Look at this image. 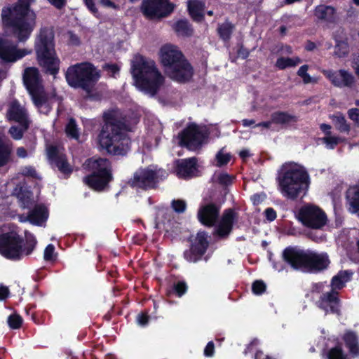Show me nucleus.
I'll use <instances>...</instances> for the list:
<instances>
[{"mask_svg":"<svg viewBox=\"0 0 359 359\" xmlns=\"http://www.w3.org/2000/svg\"><path fill=\"white\" fill-rule=\"evenodd\" d=\"M258 344H259L258 339H254L253 340H252V341L245 348V350L243 351L244 355H246L248 353L251 352L252 347L257 346Z\"/></svg>","mask_w":359,"mask_h":359,"instance_id":"nucleus-58","label":"nucleus"},{"mask_svg":"<svg viewBox=\"0 0 359 359\" xmlns=\"http://www.w3.org/2000/svg\"><path fill=\"white\" fill-rule=\"evenodd\" d=\"M171 207L178 214L185 212L187 209V203L184 200L174 199L171 202Z\"/></svg>","mask_w":359,"mask_h":359,"instance_id":"nucleus-46","label":"nucleus"},{"mask_svg":"<svg viewBox=\"0 0 359 359\" xmlns=\"http://www.w3.org/2000/svg\"><path fill=\"white\" fill-rule=\"evenodd\" d=\"M320 130L325 134L326 136L331 135V126L327 123H322L320 126Z\"/></svg>","mask_w":359,"mask_h":359,"instance_id":"nucleus-62","label":"nucleus"},{"mask_svg":"<svg viewBox=\"0 0 359 359\" xmlns=\"http://www.w3.org/2000/svg\"><path fill=\"white\" fill-rule=\"evenodd\" d=\"M35 1L17 0L2 8L0 59L4 62H15L31 53V50L18 48V43H25L35 28L36 14L32 8Z\"/></svg>","mask_w":359,"mask_h":359,"instance_id":"nucleus-1","label":"nucleus"},{"mask_svg":"<svg viewBox=\"0 0 359 359\" xmlns=\"http://www.w3.org/2000/svg\"><path fill=\"white\" fill-rule=\"evenodd\" d=\"M102 69L111 73L113 76L118 74L120 71V67L115 63H105L102 66Z\"/></svg>","mask_w":359,"mask_h":359,"instance_id":"nucleus-50","label":"nucleus"},{"mask_svg":"<svg viewBox=\"0 0 359 359\" xmlns=\"http://www.w3.org/2000/svg\"><path fill=\"white\" fill-rule=\"evenodd\" d=\"M283 261L294 271L318 273L327 269L330 264L327 253H318L298 246H287L282 252Z\"/></svg>","mask_w":359,"mask_h":359,"instance_id":"nucleus-3","label":"nucleus"},{"mask_svg":"<svg viewBox=\"0 0 359 359\" xmlns=\"http://www.w3.org/2000/svg\"><path fill=\"white\" fill-rule=\"evenodd\" d=\"M23 83L31 95L33 102L38 107H42L47 101L42 84V79L36 67H27L22 74Z\"/></svg>","mask_w":359,"mask_h":359,"instance_id":"nucleus-12","label":"nucleus"},{"mask_svg":"<svg viewBox=\"0 0 359 359\" xmlns=\"http://www.w3.org/2000/svg\"><path fill=\"white\" fill-rule=\"evenodd\" d=\"M301 62V59L298 57L294 58L280 57L277 59L275 65L278 69L283 70L288 67H295Z\"/></svg>","mask_w":359,"mask_h":359,"instance_id":"nucleus-36","label":"nucleus"},{"mask_svg":"<svg viewBox=\"0 0 359 359\" xmlns=\"http://www.w3.org/2000/svg\"><path fill=\"white\" fill-rule=\"evenodd\" d=\"M345 138L339 136H332L331 135L323 138V142L326 144L330 149H334L339 143L344 142Z\"/></svg>","mask_w":359,"mask_h":359,"instance_id":"nucleus-40","label":"nucleus"},{"mask_svg":"<svg viewBox=\"0 0 359 359\" xmlns=\"http://www.w3.org/2000/svg\"><path fill=\"white\" fill-rule=\"evenodd\" d=\"M104 123L99 134L102 148L113 156H125L130 149L131 140L128 135L130 125L126 118H118L114 111L105 112Z\"/></svg>","mask_w":359,"mask_h":359,"instance_id":"nucleus-2","label":"nucleus"},{"mask_svg":"<svg viewBox=\"0 0 359 359\" xmlns=\"http://www.w3.org/2000/svg\"><path fill=\"white\" fill-rule=\"evenodd\" d=\"M13 162V143L0 137V168Z\"/></svg>","mask_w":359,"mask_h":359,"instance_id":"nucleus-27","label":"nucleus"},{"mask_svg":"<svg viewBox=\"0 0 359 359\" xmlns=\"http://www.w3.org/2000/svg\"><path fill=\"white\" fill-rule=\"evenodd\" d=\"M88 9L95 16L98 17L99 13L93 0H83Z\"/></svg>","mask_w":359,"mask_h":359,"instance_id":"nucleus-55","label":"nucleus"},{"mask_svg":"<svg viewBox=\"0 0 359 359\" xmlns=\"http://www.w3.org/2000/svg\"><path fill=\"white\" fill-rule=\"evenodd\" d=\"M217 165L219 167L226 165L231 160L229 154H224L219 151L216 155Z\"/></svg>","mask_w":359,"mask_h":359,"instance_id":"nucleus-47","label":"nucleus"},{"mask_svg":"<svg viewBox=\"0 0 359 359\" xmlns=\"http://www.w3.org/2000/svg\"><path fill=\"white\" fill-rule=\"evenodd\" d=\"M332 123L339 133L348 134L351 131V125L348 123L345 116L340 111L330 116Z\"/></svg>","mask_w":359,"mask_h":359,"instance_id":"nucleus-34","label":"nucleus"},{"mask_svg":"<svg viewBox=\"0 0 359 359\" xmlns=\"http://www.w3.org/2000/svg\"><path fill=\"white\" fill-rule=\"evenodd\" d=\"M215 353V344L213 341H209L204 348V355L206 357H212Z\"/></svg>","mask_w":359,"mask_h":359,"instance_id":"nucleus-56","label":"nucleus"},{"mask_svg":"<svg viewBox=\"0 0 359 359\" xmlns=\"http://www.w3.org/2000/svg\"><path fill=\"white\" fill-rule=\"evenodd\" d=\"M208 135L209 133L205 126L189 123L178 134L179 144L189 149H196L202 145Z\"/></svg>","mask_w":359,"mask_h":359,"instance_id":"nucleus-13","label":"nucleus"},{"mask_svg":"<svg viewBox=\"0 0 359 359\" xmlns=\"http://www.w3.org/2000/svg\"><path fill=\"white\" fill-rule=\"evenodd\" d=\"M238 55L241 56L243 59H245L249 55V51L245 48L243 46H241L238 50Z\"/></svg>","mask_w":359,"mask_h":359,"instance_id":"nucleus-64","label":"nucleus"},{"mask_svg":"<svg viewBox=\"0 0 359 359\" xmlns=\"http://www.w3.org/2000/svg\"><path fill=\"white\" fill-rule=\"evenodd\" d=\"M322 73L334 86L337 88H351L355 83L354 76L345 69H325Z\"/></svg>","mask_w":359,"mask_h":359,"instance_id":"nucleus-22","label":"nucleus"},{"mask_svg":"<svg viewBox=\"0 0 359 359\" xmlns=\"http://www.w3.org/2000/svg\"><path fill=\"white\" fill-rule=\"evenodd\" d=\"M9 295V290L6 286L0 287V300H4L8 298Z\"/></svg>","mask_w":359,"mask_h":359,"instance_id":"nucleus-59","label":"nucleus"},{"mask_svg":"<svg viewBox=\"0 0 359 359\" xmlns=\"http://www.w3.org/2000/svg\"><path fill=\"white\" fill-rule=\"evenodd\" d=\"M342 340L348 352L353 357L359 356V339L357 334L352 330H347L342 336Z\"/></svg>","mask_w":359,"mask_h":359,"instance_id":"nucleus-28","label":"nucleus"},{"mask_svg":"<svg viewBox=\"0 0 359 359\" xmlns=\"http://www.w3.org/2000/svg\"><path fill=\"white\" fill-rule=\"evenodd\" d=\"M348 118L353 121L355 126L359 127V109L351 108L348 110Z\"/></svg>","mask_w":359,"mask_h":359,"instance_id":"nucleus-49","label":"nucleus"},{"mask_svg":"<svg viewBox=\"0 0 359 359\" xmlns=\"http://www.w3.org/2000/svg\"><path fill=\"white\" fill-rule=\"evenodd\" d=\"M149 321V316L147 313H140L137 316V322L140 326H146Z\"/></svg>","mask_w":359,"mask_h":359,"instance_id":"nucleus-52","label":"nucleus"},{"mask_svg":"<svg viewBox=\"0 0 359 359\" xmlns=\"http://www.w3.org/2000/svg\"><path fill=\"white\" fill-rule=\"evenodd\" d=\"M352 274V272L347 270L339 271L338 273L333 276L331 280L330 290H333L334 292H339V290L343 289L346 285V283L350 280Z\"/></svg>","mask_w":359,"mask_h":359,"instance_id":"nucleus-32","label":"nucleus"},{"mask_svg":"<svg viewBox=\"0 0 359 359\" xmlns=\"http://www.w3.org/2000/svg\"><path fill=\"white\" fill-rule=\"evenodd\" d=\"M264 197L259 194H255L251 196V201L255 205L260 204L264 201Z\"/></svg>","mask_w":359,"mask_h":359,"instance_id":"nucleus-57","label":"nucleus"},{"mask_svg":"<svg viewBox=\"0 0 359 359\" xmlns=\"http://www.w3.org/2000/svg\"><path fill=\"white\" fill-rule=\"evenodd\" d=\"M297 219L304 226L313 229H320L327 223L325 213L313 205L302 206L298 211Z\"/></svg>","mask_w":359,"mask_h":359,"instance_id":"nucleus-15","label":"nucleus"},{"mask_svg":"<svg viewBox=\"0 0 359 359\" xmlns=\"http://www.w3.org/2000/svg\"><path fill=\"white\" fill-rule=\"evenodd\" d=\"M208 235L206 231H198L194 238H190V248L184 252V259L189 262L200 261L205 254L208 246Z\"/></svg>","mask_w":359,"mask_h":359,"instance_id":"nucleus-17","label":"nucleus"},{"mask_svg":"<svg viewBox=\"0 0 359 359\" xmlns=\"http://www.w3.org/2000/svg\"><path fill=\"white\" fill-rule=\"evenodd\" d=\"M348 210L359 217V185L349 189L346 193Z\"/></svg>","mask_w":359,"mask_h":359,"instance_id":"nucleus-30","label":"nucleus"},{"mask_svg":"<svg viewBox=\"0 0 359 359\" xmlns=\"http://www.w3.org/2000/svg\"><path fill=\"white\" fill-rule=\"evenodd\" d=\"M254 359H275L270 355H265L262 351L258 350L255 354Z\"/></svg>","mask_w":359,"mask_h":359,"instance_id":"nucleus-61","label":"nucleus"},{"mask_svg":"<svg viewBox=\"0 0 359 359\" xmlns=\"http://www.w3.org/2000/svg\"><path fill=\"white\" fill-rule=\"evenodd\" d=\"M222 204L219 201H208L203 198V203H201L198 209L197 219L206 227H213L219 222Z\"/></svg>","mask_w":359,"mask_h":359,"instance_id":"nucleus-16","label":"nucleus"},{"mask_svg":"<svg viewBox=\"0 0 359 359\" xmlns=\"http://www.w3.org/2000/svg\"><path fill=\"white\" fill-rule=\"evenodd\" d=\"M282 194L287 198L295 201L303 198L309 189V175L302 168H283L278 177Z\"/></svg>","mask_w":359,"mask_h":359,"instance_id":"nucleus-8","label":"nucleus"},{"mask_svg":"<svg viewBox=\"0 0 359 359\" xmlns=\"http://www.w3.org/2000/svg\"><path fill=\"white\" fill-rule=\"evenodd\" d=\"M27 130L24 127L13 126L9 128L8 133L13 139L15 140H21L23 137L24 133Z\"/></svg>","mask_w":359,"mask_h":359,"instance_id":"nucleus-43","label":"nucleus"},{"mask_svg":"<svg viewBox=\"0 0 359 359\" xmlns=\"http://www.w3.org/2000/svg\"><path fill=\"white\" fill-rule=\"evenodd\" d=\"M173 292L178 297H182L188 290V285L184 280H179L173 285Z\"/></svg>","mask_w":359,"mask_h":359,"instance_id":"nucleus-41","label":"nucleus"},{"mask_svg":"<svg viewBox=\"0 0 359 359\" xmlns=\"http://www.w3.org/2000/svg\"><path fill=\"white\" fill-rule=\"evenodd\" d=\"M55 34L51 27H43L34 40L38 65L44 73L55 76L60 71V60L55 48Z\"/></svg>","mask_w":359,"mask_h":359,"instance_id":"nucleus-5","label":"nucleus"},{"mask_svg":"<svg viewBox=\"0 0 359 359\" xmlns=\"http://www.w3.org/2000/svg\"><path fill=\"white\" fill-rule=\"evenodd\" d=\"M238 215L233 208L225 209L221 219L216 224L215 234L220 238H226L231 233Z\"/></svg>","mask_w":359,"mask_h":359,"instance_id":"nucleus-21","label":"nucleus"},{"mask_svg":"<svg viewBox=\"0 0 359 359\" xmlns=\"http://www.w3.org/2000/svg\"><path fill=\"white\" fill-rule=\"evenodd\" d=\"M85 165L90 173L83 177V183L97 192L109 189V184L114 180L110 161L92 157L86 161Z\"/></svg>","mask_w":359,"mask_h":359,"instance_id":"nucleus-9","label":"nucleus"},{"mask_svg":"<svg viewBox=\"0 0 359 359\" xmlns=\"http://www.w3.org/2000/svg\"><path fill=\"white\" fill-rule=\"evenodd\" d=\"M301 78L305 84L317 82V79L312 78L308 73L304 74L303 76H301Z\"/></svg>","mask_w":359,"mask_h":359,"instance_id":"nucleus-63","label":"nucleus"},{"mask_svg":"<svg viewBox=\"0 0 359 359\" xmlns=\"http://www.w3.org/2000/svg\"><path fill=\"white\" fill-rule=\"evenodd\" d=\"M168 176V172L157 167L140 168L133 174L128 184L132 188L142 190L155 189L158 184L164 181Z\"/></svg>","mask_w":359,"mask_h":359,"instance_id":"nucleus-11","label":"nucleus"},{"mask_svg":"<svg viewBox=\"0 0 359 359\" xmlns=\"http://www.w3.org/2000/svg\"><path fill=\"white\" fill-rule=\"evenodd\" d=\"M348 44L344 40H336L334 46V55L339 57H344L348 53Z\"/></svg>","mask_w":359,"mask_h":359,"instance_id":"nucleus-39","label":"nucleus"},{"mask_svg":"<svg viewBox=\"0 0 359 359\" xmlns=\"http://www.w3.org/2000/svg\"><path fill=\"white\" fill-rule=\"evenodd\" d=\"M100 77V72L89 62L76 63L69 67L65 72L68 85L90 93Z\"/></svg>","mask_w":359,"mask_h":359,"instance_id":"nucleus-10","label":"nucleus"},{"mask_svg":"<svg viewBox=\"0 0 359 359\" xmlns=\"http://www.w3.org/2000/svg\"><path fill=\"white\" fill-rule=\"evenodd\" d=\"M48 217V211L43 205H36L28 213L26 220L32 224L41 226Z\"/></svg>","mask_w":359,"mask_h":359,"instance_id":"nucleus-25","label":"nucleus"},{"mask_svg":"<svg viewBox=\"0 0 359 359\" xmlns=\"http://www.w3.org/2000/svg\"><path fill=\"white\" fill-rule=\"evenodd\" d=\"M16 196L23 208H30L33 204V193L25 185L18 184L14 189Z\"/></svg>","mask_w":359,"mask_h":359,"instance_id":"nucleus-29","label":"nucleus"},{"mask_svg":"<svg viewBox=\"0 0 359 359\" xmlns=\"http://www.w3.org/2000/svg\"><path fill=\"white\" fill-rule=\"evenodd\" d=\"M336 10L331 6L320 4L314 9V15L320 20L333 22L335 20Z\"/></svg>","mask_w":359,"mask_h":359,"instance_id":"nucleus-31","label":"nucleus"},{"mask_svg":"<svg viewBox=\"0 0 359 359\" xmlns=\"http://www.w3.org/2000/svg\"><path fill=\"white\" fill-rule=\"evenodd\" d=\"M217 182L221 185L229 186L232 184L233 177L227 173L222 172L218 175Z\"/></svg>","mask_w":359,"mask_h":359,"instance_id":"nucleus-48","label":"nucleus"},{"mask_svg":"<svg viewBox=\"0 0 359 359\" xmlns=\"http://www.w3.org/2000/svg\"><path fill=\"white\" fill-rule=\"evenodd\" d=\"M47 1L57 10H62L67 4L68 0H47Z\"/></svg>","mask_w":359,"mask_h":359,"instance_id":"nucleus-53","label":"nucleus"},{"mask_svg":"<svg viewBox=\"0 0 359 359\" xmlns=\"http://www.w3.org/2000/svg\"><path fill=\"white\" fill-rule=\"evenodd\" d=\"M22 318L16 313L10 315L8 318V324L11 329L17 330L21 327L22 325Z\"/></svg>","mask_w":359,"mask_h":359,"instance_id":"nucleus-42","label":"nucleus"},{"mask_svg":"<svg viewBox=\"0 0 359 359\" xmlns=\"http://www.w3.org/2000/svg\"><path fill=\"white\" fill-rule=\"evenodd\" d=\"M22 175L25 177L36 178L37 173L33 166H25L22 169Z\"/></svg>","mask_w":359,"mask_h":359,"instance_id":"nucleus-51","label":"nucleus"},{"mask_svg":"<svg viewBox=\"0 0 359 359\" xmlns=\"http://www.w3.org/2000/svg\"><path fill=\"white\" fill-rule=\"evenodd\" d=\"M160 58L166 73L172 80L184 83L192 79L194 69L176 46L170 44L162 46Z\"/></svg>","mask_w":359,"mask_h":359,"instance_id":"nucleus-6","label":"nucleus"},{"mask_svg":"<svg viewBox=\"0 0 359 359\" xmlns=\"http://www.w3.org/2000/svg\"><path fill=\"white\" fill-rule=\"evenodd\" d=\"M175 7V5L170 0H143L141 11L149 20H161L169 16Z\"/></svg>","mask_w":359,"mask_h":359,"instance_id":"nucleus-14","label":"nucleus"},{"mask_svg":"<svg viewBox=\"0 0 359 359\" xmlns=\"http://www.w3.org/2000/svg\"><path fill=\"white\" fill-rule=\"evenodd\" d=\"M174 29L178 34L186 37H189L194 34L192 25L186 19L177 20L174 25Z\"/></svg>","mask_w":359,"mask_h":359,"instance_id":"nucleus-35","label":"nucleus"},{"mask_svg":"<svg viewBox=\"0 0 359 359\" xmlns=\"http://www.w3.org/2000/svg\"><path fill=\"white\" fill-rule=\"evenodd\" d=\"M266 219L269 222L274 221L277 217L276 211L273 208H267L264 212Z\"/></svg>","mask_w":359,"mask_h":359,"instance_id":"nucleus-54","label":"nucleus"},{"mask_svg":"<svg viewBox=\"0 0 359 359\" xmlns=\"http://www.w3.org/2000/svg\"><path fill=\"white\" fill-rule=\"evenodd\" d=\"M316 306L323 310L325 314L341 315V302L339 292L330 290L322 293L316 302Z\"/></svg>","mask_w":359,"mask_h":359,"instance_id":"nucleus-18","label":"nucleus"},{"mask_svg":"<svg viewBox=\"0 0 359 359\" xmlns=\"http://www.w3.org/2000/svg\"><path fill=\"white\" fill-rule=\"evenodd\" d=\"M205 3L200 0H189L187 11L191 18L196 22H201L205 19Z\"/></svg>","mask_w":359,"mask_h":359,"instance_id":"nucleus-26","label":"nucleus"},{"mask_svg":"<svg viewBox=\"0 0 359 359\" xmlns=\"http://www.w3.org/2000/svg\"><path fill=\"white\" fill-rule=\"evenodd\" d=\"M298 120L297 116L290 114L287 111H277L271 114L270 121L260 122L256 124L255 127L269 128L272 123L286 125L290 123H297Z\"/></svg>","mask_w":359,"mask_h":359,"instance_id":"nucleus-23","label":"nucleus"},{"mask_svg":"<svg viewBox=\"0 0 359 359\" xmlns=\"http://www.w3.org/2000/svg\"><path fill=\"white\" fill-rule=\"evenodd\" d=\"M130 72L135 86L151 96L157 94L164 83V77L156 67L155 62L141 55H136L131 61Z\"/></svg>","mask_w":359,"mask_h":359,"instance_id":"nucleus-4","label":"nucleus"},{"mask_svg":"<svg viewBox=\"0 0 359 359\" xmlns=\"http://www.w3.org/2000/svg\"><path fill=\"white\" fill-rule=\"evenodd\" d=\"M196 158H185L178 161L175 168L178 177L187 179L193 177L196 170Z\"/></svg>","mask_w":359,"mask_h":359,"instance_id":"nucleus-24","label":"nucleus"},{"mask_svg":"<svg viewBox=\"0 0 359 359\" xmlns=\"http://www.w3.org/2000/svg\"><path fill=\"white\" fill-rule=\"evenodd\" d=\"M16 154H17L18 157L22 158H27L28 156L27 149L23 147H20L17 149Z\"/></svg>","mask_w":359,"mask_h":359,"instance_id":"nucleus-60","label":"nucleus"},{"mask_svg":"<svg viewBox=\"0 0 359 359\" xmlns=\"http://www.w3.org/2000/svg\"><path fill=\"white\" fill-rule=\"evenodd\" d=\"M326 359H348V355L344 351L341 344L330 348L326 353Z\"/></svg>","mask_w":359,"mask_h":359,"instance_id":"nucleus-37","label":"nucleus"},{"mask_svg":"<svg viewBox=\"0 0 359 359\" xmlns=\"http://www.w3.org/2000/svg\"><path fill=\"white\" fill-rule=\"evenodd\" d=\"M43 258L46 262H54L56 260L57 254L55 253V246L53 244H48L46 247Z\"/></svg>","mask_w":359,"mask_h":359,"instance_id":"nucleus-44","label":"nucleus"},{"mask_svg":"<svg viewBox=\"0 0 359 359\" xmlns=\"http://www.w3.org/2000/svg\"><path fill=\"white\" fill-rule=\"evenodd\" d=\"M6 118L9 121L18 123L25 129H28L29 127L30 121L27 110L17 99H13L8 103Z\"/></svg>","mask_w":359,"mask_h":359,"instance_id":"nucleus-19","label":"nucleus"},{"mask_svg":"<svg viewBox=\"0 0 359 359\" xmlns=\"http://www.w3.org/2000/svg\"><path fill=\"white\" fill-rule=\"evenodd\" d=\"M36 244V237L27 231L25 238L14 231L0 234V254L10 260L18 261L31 255Z\"/></svg>","mask_w":359,"mask_h":359,"instance_id":"nucleus-7","label":"nucleus"},{"mask_svg":"<svg viewBox=\"0 0 359 359\" xmlns=\"http://www.w3.org/2000/svg\"><path fill=\"white\" fill-rule=\"evenodd\" d=\"M266 289L265 283L262 280H257L252 283V291L255 294L261 295Z\"/></svg>","mask_w":359,"mask_h":359,"instance_id":"nucleus-45","label":"nucleus"},{"mask_svg":"<svg viewBox=\"0 0 359 359\" xmlns=\"http://www.w3.org/2000/svg\"><path fill=\"white\" fill-rule=\"evenodd\" d=\"M235 29V25L230 22L229 19H226L223 23L218 24L217 34L224 43H229Z\"/></svg>","mask_w":359,"mask_h":359,"instance_id":"nucleus-33","label":"nucleus"},{"mask_svg":"<svg viewBox=\"0 0 359 359\" xmlns=\"http://www.w3.org/2000/svg\"><path fill=\"white\" fill-rule=\"evenodd\" d=\"M47 156L51 163L54 164L65 178L69 177L73 168L69 163L66 154L60 153L57 146L50 145L47 149Z\"/></svg>","mask_w":359,"mask_h":359,"instance_id":"nucleus-20","label":"nucleus"},{"mask_svg":"<svg viewBox=\"0 0 359 359\" xmlns=\"http://www.w3.org/2000/svg\"><path fill=\"white\" fill-rule=\"evenodd\" d=\"M65 133L67 137L78 140L79 138V131L76 120L74 118H70L67 124L65 126Z\"/></svg>","mask_w":359,"mask_h":359,"instance_id":"nucleus-38","label":"nucleus"}]
</instances>
